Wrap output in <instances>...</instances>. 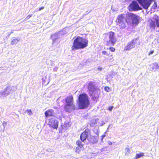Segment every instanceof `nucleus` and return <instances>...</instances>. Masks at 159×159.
Here are the masks:
<instances>
[{
	"instance_id": "obj_1",
	"label": "nucleus",
	"mask_w": 159,
	"mask_h": 159,
	"mask_svg": "<svg viewBox=\"0 0 159 159\" xmlns=\"http://www.w3.org/2000/svg\"><path fill=\"white\" fill-rule=\"evenodd\" d=\"M88 41L86 39L78 36L74 40L71 47V50L75 51L84 48L88 46Z\"/></svg>"
},
{
	"instance_id": "obj_2",
	"label": "nucleus",
	"mask_w": 159,
	"mask_h": 159,
	"mask_svg": "<svg viewBox=\"0 0 159 159\" xmlns=\"http://www.w3.org/2000/svg\"><path fill=\"white\" fill-rule=\"evenodd\" d=\"M77 103L80 109H84L88 107L89 105V101L87 95L85 93L80 94L78 97Z\"/></svg>"
},
{
	"instance_id": "obj_3",
	"label": "nucleus",
	"mask_w": 159,
	"mask_h": 159,
	"mask_svg": "<svg viewBox=\"0 0 159 159\" xmlns=\"http://www.w3.org/2000/svg\"><path fill=\"white\" fill-rule=\"evenodd\" d=\"M87 89L90 96H92L93 99L98 98L100 93V90L96 87L93 81H89L87 86Z\"/></svg>"
},
{
	"instance_id": "obj_4",
	"label": "nucleus",
	"mask_w": 159,
	"mask_h": 159,
	"mask_svg": "<svg viewBox=\"0 0 159 159\" xmlns=\"http://www.w3.org/2000/svg\"><path fill=\"white\" fill-rule=\"evenodd\" d=\"M103 40L106 41V45L107 46H113L117 42V39L115 36V33L112 31L103 34Z\"/></svg>"
},
{
	"instance_id": "obj_5",
	"label": "nucleus",
	"mask_w": 159,
	"mask_h": 159,
	"mask_svg": "<svg viewBox=\"0 0 159 159\" xmlns=\"http://www.w3.org/2000/svg\"><path fill=\"white\" fill-rule=\"evenodd\" d=\"M126 16V21L127 23H130L131 20L132 23L133 25H136L139 24V16L136 14L133 13H129Z\"/></svg>"
},
{
	"instance_id": "obj_6",
	"label": "nucleus",
	"mask_w": 159,
	"mask_h": 159,
	"mask_svg": "<svg viewBox=\"0 0 159 159\" xmlns=\"http://www.w3.org/2000/svg\"><path fill=\"white\" fill-rule=\"evenodd\" d=\"M149 25L150 28L154 30L157 26L159 28V16L156 15L152 19L149 20Z\"/></svg>"
},
{
	"instance_id": "obj_7",
	"label": "nucleus",
	"mask_w": 159,
	"mask_h": 159,
	"mask_svg": "<svg viewBox=\"0 0 159 159\" xmlns=\"http://www.w3.org/2000/svg\"><path fill=\"white\" fill-rule=\"evenodd\" d=\"M124 15L123 14L119 15L116 19V22L117 25L118 26L120 29H123L125 28L126 25L124 21Z\"/></svg>"
},
{
	"instance_id": "obj_8",
	"label": "nucleus",
	"mask_w": 159,
	"mask_h": 159,
	"mask_svg": "<svg viewBox=\"0 0 159 159\" xmlns=\"http://www.w3.org/2000/svg\"><path fill=\"white\" fill-rule=\"evenodd\" d=\"M128 9L129 11H136L142 10V8L136 1H133L128 6Z\"/></svg>"
},
{
	"instance_id": "obj_9",
	"label": "nucleus",
	"mask_w": 159,
	"mask_h": 159,
	"mask_svg": "<svg viewBox=\"0 0 159 159\" xmlns=\"http://www.w3.org/2000/svg\"><path fill=\"white\" fill-rule=\"evenodd\" d=\"M143 8L147 9L150 6L153 0H137Z\"/></svg>"
},
{
	"instance_id": "obj_10",
	"label": "nucleus",
	"mask_w": 159,
	"mask_h": 159,
	"mask_svg": "<svg viewBox=\"0 0 159 159\" xmlns=\"http://www.w3.org/2000/svg\"><path fill=\"white\" fill-rule=\"evenodd\" d=\"M48 124L50 126L54 129H57L58 125V122L54 118H52L49 119Z\"/></svg>"
},
{
	"instance_id": "obj_11",
	"label": "nucleus",
	"mask_w": 159,
	"mask_h": 159,
	"mask_svg": "<svg viewBox=\"0 0 159 159\" xmlns=\"http://www.w3.org/2000/svg\"><path fill=\"white\" fill-rule=\"evenodd\" d=\"M75 107L74 104L66 103L64 107V109L66 111L70 112L75 109Z\"/></svg>"
},
{
	"instance_id": "obj_12",
	"label": "nucleus",
	"mask_w": 159,
	"mask_h": 159,
	"mask_svg": "<svg viewBox=\"0 0 159 159\" xmlns=\"http://www.w3.org/2000/svg\"><path fill=\"white\" fill-rule=\"evenodd\" d=\"M89 130L88 129H86L81 134L80 138L82 142H84L86 139L88 138L89 136Z\"/></svg>"
},
{
	"instance_id": "obj_13",
	"label": "nucleus",
	"mask_w": 159,
	"mask_h": 159,
	"mask_svg": "<svg viewBox=\"0 0 159 159\" xmlns=\"http://www.w3.org/2000/svg\"><path fill=\"white\" fill-rule=\"evenodd\" d=\"M76 144L77 145V146L75 149V152L78 153H80L81 151V148L83 147L84 144L79 140L76 141Z\"/></svg>"
},
{
	"instance_id": "obj_14",
	"label": "nucleus",
	"mask_w": 159,
	"mask_h": 159,
	"mask_svg": "<svg viewBox=\"0 0 159 159\" xmlns=\"http://www.w3.org/2000/svg\"><path fill=\"white\" fill-rule=\"evenodd\" d=\"M102 55H105L109 57H105V58L107 60L109 61L113 60V55L111 54L110 52H108L107 51L104 50L102 52Z\"/></svg>"
},
{
	"instance_id": "obj_15",
	"label": "nucleus",
	"mask_w": 159,
	"mask_h": 159,
	"mask_svg": "<svg viewBox=\"0 0 159 159\" xmlns=\"http://www.w3.org/2000/svg\"><path fill=\"white\" fill-rule=\"evenodd\" d=\"M44 114L46 117L53 116L54 111L52 109H49L45 112Z\"/></svg>"
},
{
	"instance_id": "obj_16",
	"label": "nucleus",
	"mask_w": 159,
	"mask_h": 159,
	"mask_svg": "<svg viewBox=\"0 0 159 159\" xmlns=\"http://www.w3.org/2000/svg\"><path fill=\"white\" fill-rule=\"evenodd\" d=\"M134 43L133 40H132L129 42L127 45L125 47L124 50L125 51H128L133 48L134 47Z\"/></svg>"
},
{
	"instance_id": "obj_17",
	"label": "nucleus",
	"mask_w": 159,
	"mask_h": 159,
	"mask_svg": "<svg viewBox=\"0 0 159 159\" xmlns=\"http://www.w3.org/2000/svg\"><path fill=\"white\" fill-rule=\"evenodd\" d=\"M65 101L66 103L74 104L73 96L72 95H70L67 97L65 99Z\"/></svg>"
},
{
	"instance_id": "obj_18",
	"label": "nucleus",
	"mask_w": 159,
	"mask_h": 159,
	"mask_svg": "<svg viewBox=\"0 0 159 159\" xmlns=\"http://www.w3.org/2000/svg\"><path fill=\"white\" fill-rule=\"evenodd\" d=\"M88 140L90 143H96L98 141L95 137L93 136H90L89 138L88 139Z\"/></svg>"
},
{
	"instance_id": "obj_19",
	"label": "nucleus",
	"mask_w": 159,
	"mask_h": 159,
	"mask_svg": "<svg viewBox=\"0 0 159 159\" xmlns=\"http://www.w3.org/2000/svg\"><path fill=\"white\" fill-rule=\"evenodd\" d=\"M19 41V39H14L11 41V44L12 45H16L18 43Z\"/></svg>"
},
{
	"instance_id": "obj_20",
	"label": "nucleus",
	"mask_w": 159,
	"mask_h": 159,
	"mask_svg": "<svg viewBox=\"0 0 159 159\" xmlns=\"http://www.w3.org/2000/svg\"><path fill=\"white\" fill-rule=\"evenodd\" d=\"M143 156H144V153L143 152H140L139 154H136L135 158L136 159H137Z\"/></svg>"
},
{
	"instance_id": "obj_21",
	"label": "nucleus",
	"mask_w": 159,
	"mask_h": 159,
	"mask_svg": "<svg viewBox=\"0 0 159 159\" xmlns=\"http://www.w3.org/2000/svg\"><path fill=\"white\" fill-rule=\"evenodd\" d=\"M125 155L127 156L130 153V150L129 149V148H126L125 149Z\"/></svg>"
},
{
	"instance_id": "obj_22",
	"label": "nucleus",
	"mask_w": 159,
	"mask_h": 159,
	"mask_svg": "<svg viewBox=\"0 0 159 159\" xmlns=\"http://www.w3.org/2000/svg\"><path fill=\"white\" fill-rule=\"evenodd\" d=\"M157 7V3L154 2L153 5L151 7V9H156Z\"/></svg>"
},
{
	"instance_id": "obj_23",
	"label": "nucleus",
	"mask_w": 159,
	"mask_h": 159,
	"mask_svg": "<svg viewBox=\"0 0 159 159\" xmlns=\"http://www.w3.org/2000/svg\"><path fill=\"white\" fill-rule=\"evenodd\" d=\"M104 90L105 91L108 92L111 91V89L108 86H106L104 88Z\"/></svg>"
},
{
	"instance_id": "obj_24",
	"label": "nucleus",
	"mask_w": 159,
	"mask_h": 159,
	"mask_svg": "<svg viewBox=\"0 0 159 159\" xmlns=\"http://www.w3.org/2000/svg\"><path fill=\"white\" fill-rule=\"evenodd\" d=\"M109 49L112 52H115L116 50L115 48L113 47H110Z\"/></svg>"
},
{
	"instance_id": "obj_25",
	"label": "nucleus",
	"mask_w": 159,
	"mask_h": 159,
	"mask_svg": "<svg viewBox=\"0 0 159 159\" xmlns=\"http://www.w3.org/2000/svg\"><path fill=\"white\" fill-rule=\"evenodd\" d=\"M26 112L28 113L29 115H31L32 114V112L31 110H27L26 111Z\"/></svg>"
},
{
	"instance_id": "obj_26",
	"label": "nucleus",
	"mask_w": 159,
	"mask_h": 159,
	"mask_svg": "<svg viewBox=\"0 0 159 159\" xmlns=\"http://www.w3.org/2000/svg\"><path fill=\"white\" fill-rule=\"evenodd\" d=\"M32 16V15H29L26 16V17L25 19V20H28Z\"/></svg>"
},
{
	"instance_id": "obj_27",
	"label": "nucleus",
	"mask_w": 159,
	"mask_h": 159,
	"mask_svg": "<svg viewBox=\"0 0 159 159\" xmlns=\"http://www.w3.org/2000/svg\"><path fill=\"white\" fill-rule=\"evenodd\" d=\"M113 106H109L108 108V110L110 111H111L112 109L113 108Z\"/></svg>"
},
{
	"instance_id": "obj_28",
	"label": "nucleus",
	"mask_w": 159,
	"mask_h": 159,
	"mask_svg": "<svg viewBox=\"0 0 159 159\" xmlns=\"http://www.w3.org/2000/svg\"><path fill=\"white\" fill-rule=\"evenodd\" d=\"M154 51H151L148 53V55H149L150 54H152L153 53Z\"/></svg>"
},
{
	"instance_id": "obj_29",
	"label": "nucleus",
	"mask_w": 159,
	"mask_h": 159,
	"mask_svg": "<svg viewBox=\"0 0 159 159\" xmlns=\"http://www.w3.org/2000/svg\"><path fill=\"white\" fill-rule=\"evenodd\" d=\"M44 8V7H40L39 9V11H41V10H42L43 9V8Z\"/></svg>"
},
{
	"instance_id": "obj_30",
	"label": "nucleus",
	"mask_w": 159,
	"mask_h": 159,
	"mask_svg": "<svg viewBox=\"0 0 159 159\" xmlns=\"http://www.w3.org/2000/svg\"><path fill=\"white\" fill-rule=\"evenodd\" d=\"M108 143L109 145H111L112 144V143L111 142H108Z\"/></svg>"
},
{
	"instance_id": "obj_31",
	"label": "nucleus",
	"mask_w": 159,
	"mask_h": 159,
	"mask_svg": "<svg viewBox=\"0 0 159 159\" xmlns=\"http://www.w3.org/2000/svg\"><path fill=\"white\" fill-rule=\"evenodd\" d=\"M93 126V124H90V126Z\"/></svg>"
},
{
	"instance_id": "obj_32",
	"label": "nucleus",
	"mask_w": 159,
	"mask_h": 159,
	"mask_svg": "<svg viewBox=\"0 0 159 159\" xmlns=\"http://www.w3.org/2000/svg\"><path fill=\"white\" fill-rule=\"evenodd\" d=\"M99 69L100 70H102V68H99Z\"/></svg>"
}]
</instances>
